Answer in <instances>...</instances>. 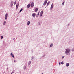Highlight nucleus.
Masks as SVG:
<instances>
[{"instance_id":"25","label":"nucleus","mask_w":74,"mask_h":74,"mask_svg":"<svg viewBox=\"0 0 74 74\" xmlns=\"http://www.w3.org/2000/svg\"><path fill=\"white\" fill-rule=\"evenodd\" d=\"M16 1H15V2L14 3V5H15L16 4Z\"/></svg>"},{"instance_id":"16","label":"nucleus","mask_w":74,"mask_h":74,"mask_svg":"<svg viewBox=\"0 0 74 74\" xmlns=\"http://www.w3.org/2000/svg\"><path fill=\"white\" fill-rule=\"evenodd\" d=\"M30 22L29 21L27 23V25H30Z\"/></svg>"},{"instance_id":"19","label":"nucleus","mask_w":74,"mask_h":74,"mask_svg":"<svg viewBox=\"0 0 74 74\" xmlns=\"http://www.w3.org/2000/svg\"><path fill=\"white\" fill-rule=\"evenodd\" d=\"M72 52H74V48H73V49H72Z\"/></svg>"},{"instance_id":"9","label":"nucleus","mask_w":74,"mask_h":74,"mask_svg":"<svg viewBox=\"0 0 74 74\" xmlns=\"http://www.w3.org/2000/svg\"><path fill=\"white\" fill-rule=\"evenodd\" d=\"M32 17L34 18V17H35V16H36V13H34L32 15Z\"/></svg>"},{"instance_id":"30","label":"nucleus","mask_w":74,"mask_h":74,"mask_svg":"<svg viewBox=\"0 0 74 74\" xmlns=\"http://www.w3.org/2000/svg\"><path fill=\"white\" fill-rule=\"evenodd\" d=\"M64 56H63L62 57V59H64Z\"/></svg>"},{"instance_id":"29","label":"nucleus","mask_w":74,"mask_h":74,"mask_svg":"<svg viewBox=\"0 0 74 74\" xmlns=\"http://www.w3.org/2000/svg\"><path fill=\"white\" fill-rule=\"evenodd\" d=\"M45 56V54L42 57H44V56Z\"/></svg>"},{"instance_id":"39","label":"nucleus","mask_w":74,"mask_h":74,"mask_svg":"<svg viewBox=\"0 0 74 74\" xmlns=\"http://www.w3.org/2000/svg\"><path fill=\"white\" fill-rule=\"evenodd\" d=\"M67 55H68V54H67Z\"/></svg>"},{"instance_id":"36","label":"nucleus","mask_w":74,"mask_h":74,"mask_svg":"<svg viewBox=\"0 0 74 74\" xmlns=\"http://www.w3.org/2000/svg\"><path fill=\"white\" fill-rule=\"evenodd\" d=\"M8 67L7 68V70H8Z\"/></svg>"},{"instance_id":"13","label":"nucleus","mask_w":74,"mask_h":74,"mask_svg":"<svg viewBox=\"0 0 74 74\" xmlns=\"http://www.w3.org/2000/svg\"><path fill=\"white\" fill-rule=\"evenodd\" d=\"M31 5L30 4H28L27 5V8H30V5Z\"/></svg>"},{"instance_id":"4","label":"nucleus","mask_w":74,"mask_h":74,"mask_svg":"<svg viewBox=\"0 0 74 74\" xmlns=\"http://www.w3.org/2000/svg\"><path fill=\"white\" fill-rule=\"evenodd\" d=\"M47 1H48L47 0H46L45 1H44L43 3L44 5H46V4L47 3Z\"/></svg>"},{"instance_id":"2","label":"nucleus","mask_w":74,"mask_h":74,"mask_svg":"<svg viewBox=\"0 0 74 74\" xmlns=\"http://www.w3.org/2000/svg\"><path fill=\"white\" fill-rule=\"evenodd\" d=\"M13 4H14V1H12L10 3V7H12Z\"/></svg>"},{"instance_id":"14","label":"nucleus","mask_w":74,"mask_h":74,"mask_svg":"<svg viewBox=\"0 0 74 74\" xmlns=\"http://www.w3.org/2000/svg\"><path fill=\"white\" fill-rule=\"evenodd\" d=\"M38 8H36L35 10V12H37V11H38Z\"/></svg>"},{"instance_id":"35","label":"nucleus","mask_w":74,"mask_h":74,"mask_svg":"<svg viewBox=\"0 0 74 74\" xmlns=\"http://www.w3.org/2000/svg\"><path fill=\"white\" fill-rule=\"evenodd\" d=\"M40 14V12H39L38 14Z\"/></svg>"},{"instance_id":"15","label":"nucleus","mask_w":74,"mask_h":74,"mask_svg":"<svg viewBox=\"0 0 74 74\" xmlns=\"http://www.w3.org/2000/svg\"><path fill=\"white\" fill-rule=\"evenodd\" d=\"M50 3V2L49 1V2H48L46 5L47 6H48V5H49V4Z\"/></svg>"},{"instance_id":"21","label":"nucleus","mask_w":74,"mask_h":74,"mask_svg":"<svg viewBox=\"0 0 74 74\" xmlns=\"http://www.w3.org/2000/svg\"><path fill=\"white\" fill-rule=\"evenodd\" d=\"M3 36H1V40H2L3 39Z\"/></svg>"},{"instance_id":"18","label":"nucleus","mask_w":74,"mask_h":74,"mask_svg":"<svg viewBox=\"0 0 74 74\" xmlns=\"http://www.w3.org/2000/svg\"><path fill=\"white\" fill-rule=\"evenodd\" d=\"M66 67H68L69 66V63H66Z\"/></svg>"},{"instance_id":"24","label":"nucleus","mask_w":74,"mask_h":74,"mask_svg":"<svg viewBox=\"0 0 74 74\" xmlns=\"http://www.w3.org/2000/svg\"><path fill=\"white\" fill-rule=\"evenodd\" d=\"M34 59V57H32L31 58V60L33 59Z\"/></svg>"},{"instance_id":"12","label":"nucleus","mask_w":74,"mask_h":74,"mask_svg":"<svg viewBox=\"0 0 74 74\" xmlns=\"http://www.w3.org/2000/svg\"><path fill=\"white\" fill-rule=\"evenodd\" d=\"M53 45V43H51L50 45V47H52Z\"/></svg>"},{"instance_id":"10","label":"nucleus","mask_w":74,"mask_h":74,"mask_svg":"<svg viewBox=\"0 0 74 74\" xmlns=\"http://www.w3.org/2000/svg\"><path fill=\"white\" fill-rule=\"evenodd\" d=\"M31 62H32L30 61H29L28 63V66H30V65L31 64Z\"/></svg>"},{"instance_id":"33","label":"nucleus","mask_w":74,"mask_h":74,"mask_svg":"<svg viewBox=\"0 0 74 74\" xmlns=\"http://www.w3.org/2000/svg\"><path fill=\"white\" fill-rule=\"evenodd\" d=\"M13 40H15V38H14Z\"/></svg>"},{"instance_id":"20","label":"nucleus","mask_w":74,"mask_h":74,"mask_svg":"<svg viewBox=\"0 0 74 74\" xmlns=\"http://www.w3.org/2000/svg\"><path fill=\"white\" fill-rule=\"evenodd\" d=\"M23 10V9H22L21 8L20 10V12H21Z\"/></svg>"},{"instance_id":"1","label":"nucleus","mask_w":74,"mask_h":74,"mask_svg":"<svg viewBox=\"0 0 74 74\" xmlns=\"http://www.w3.org/2000/svg\"><path fill=\"white\" fill-rule=\"evenodd\" d=\"M70 52V49L67 48L65 51V53L66 54H68Z\"/></svg>"},{"instance_id":"23","label":"nucleus","mask_w":74,"mask_h":74,"mask_svg":"<svg viewBox=\"0 0 74 74\" xmlns=\"http://www.w3.org/2000/svg\"><path fill=\"white\" fill-rule=\"evenodd\" d=\"M65 3V1H64L62 3V5H64V3Z\"/></svg>"},{"instance_id":"26","label":"nucleus","mask_w":74,"mask_h":74,"mask_svg":"<svg viewBox=\"0 0 74 74\" xmlns=\"http://www.w3.org/2000/svg\"><path fill=\"white\" fill-rule=\"evenodd\" d=\"M38 15H39V14H37L36 15V17H37L38 16Z\"/></svg>"},{"instance_id":"27","label":"nucleus","mask_w":74,"mask_h":74,"mask_svg":"<svg viewBox=\"0 0 74 74\" xmlns=\"http://www.w3.org/2000/svg\"><path fill=\"white\" fill-rule=\"evenodd\" d=\"M12 56L13 58H14V54H12Z\"/></svg>"},{"instance_id":"34","label":"nucleus","mask_w":74,"mask_h":74,"mask_svg":"<svg viewBox=\"0 0 74 74\" xmlns=\"http://www.w3.org/2000/svg\"><path fill=\"white\" fill-rule=\"evenodd\" d=\"M13 73H14V72H12V73H11V74H13Z\"/></svg>"},{"instance_id":"7","label":"nucleus","mask_w":74,"mask_h":74,"mask_svg":"<svg viewBox=\"0 0 74 74\" xmlns=\"http://www.w3.org/2000/svg\"><path fill=\"white\" fill-rule=\"evenodd\" d=\"M19 7V3H17L16 5V9H17Z\"/></svg>"},{"instance_id":"32","label":"nucleus","mask_w":74,"mask_h":74,"mask_svg":"<svg viewBox=\"0 0 74 74\" xmlns=\"http://www.w3.org/2000/svg\"><path fill=\"white\" fill-rule=\"evenodd\" d=\"M11 56H12V53H11V54H10Z\"/></svg>"},{"instance_id":"28","label":"nucleus","mask_w":74,"mask_h":74,"mask_svg":"<svg viewBox=\"0 0 74 74\" xmlns=\"http://www.w3.org/2000/svg\"><path fill=\"white\" fill-rule=\"evenodd\" d=\"M38 24L39 25H40V22H39L38 23Z\"/></svg>"},{"instance_id":"3","label":"nucleus","mask_w":74,"mask_h":74,"mask_svg":"<svg viewBox=\"0 0 74 74\" xmlns=\"http://www.w3.org/2000/svg\"><path fill=\"white\" fill-rule=\"evenodd\" d=\"M43 13H44V11H41V12H40V16H42V14H43Z\"/></svg>"},{"instance_id":"11","label":"nucleus","mask_w":74,"mask_h":74,"mask_svg":"<svg viewBox=\"0 0 74 74\" xmlns=\"http://www.w3.org/2000/svg\"><path fill=\"white\" fill-rule=\"evenodd\" d=\"M26 65H24L23 66V69H24V70H26Z\"/></svg>"},{"instance_id":"40","label":"nucleus","mask_w":74,"mask_h":74,"mask_svg":"<svg viewBox=\"0 0 74 74\" xmlns=\"http://www.w3.org/2000/svg\"><path fill=\"white\" fill-rule=\"evenodd\" d=\"M42 74H43V73H42Z\"/></svg>"},{"instance_id":"31","label":"nucleus","mask_w":74,"mask_h":74,"mask_svg":"<svg viewBox=\"0 0 74 74\" xmlns=\"http://www.w3.org/2000/svg\"><path fill=\"white\" fill-rule=\"evenodd\" d=\"M60 64H61L60 62H59V65L60 66Z\"/></svg>"},{"instance_id":"17","label":"nucleus","mask_w":74,"mask_h":74,"mask_svg":"<svg viewBox=\"0 0 74 74\" xmlns=\"http://www.w3.org/2000/svg\"><path fill=\"white\" fill-rule=\"evenodd\" d=\"M6 24V21H4V22L3 24V25H5Z\"/></svg>"},{"instance_id":"8","label":"nucleus","mask_w":74,"mask_h":74,"mask_svg":"<svg viewBox=\"0 0 74 74\" xmlns=\"http://www.w3.org/2000/svg\"><path fill=\"white\" fill-rule=\"evenodd\" d=\"M8 16V14L7 13H6L5 15V19L7 20V16Z\"/></svg>"},{"instance_id":"6","label":"nucleus","mask_w":74,"mask_h":74,"mask_svg":"<svg viewBox=\"0 0 74 74\" xmlns=\"http://www.w3.org/2000/svg\"><path fill=\"white\" fill-rule=\"evenodd\" d=\"M53 4L52 3L51 4V6L50 7V10H52V8H53Z\"/></svg>"},{"instance_id":"5","label":"nucleus","mask_w":74,"mask_h":74,"mask_svg":"<svg viewBox=\"0 0 74 74\" xmlns=\"http://www.w3.org/2000/svg\"><path fill=\"white\" fill-rule=\"evenodd\" d=\"M34 3L32 2L31 5V7H34Z\"/></svg>"},{"instance_id":"37","label":"nucleus","mask_w":74,"mask_h":74,"mask_svg":"<svg viewBox=\"0 0 74 74\" xmlns=\"http://www.w3.org/2000/svg\"><path fill=\"white\" fill-rule=\"evenodd\" d=\"M69 24H68V26H69Z\"/></svg>"},{"instance_id":"22","label":"nucleus","mask_w":74,"mask_h":74,"mask_svg":"<svg viewBox=\"0 0 74 74\" xmlns=\"http://www.w3.org/2000/svg\"><path fill=\"white\" fill-rule=\"evenodd\" d=\"M64 64V63H63V61H62L61 62V64Z\"/></svg>"},{"instance_id":"38","label":"nucleus","mask_w":74,"mask_h":74,"mask_svg":"<svg viewBox=\"0 0 74 74\" xmlns=\"http://www.w3.org/2000/svg\"><path fill=\"white\" fill-rule=\"evenodd\" d=\"M15 62V60H14V62Z\"/></svg>"}]
</instances>
